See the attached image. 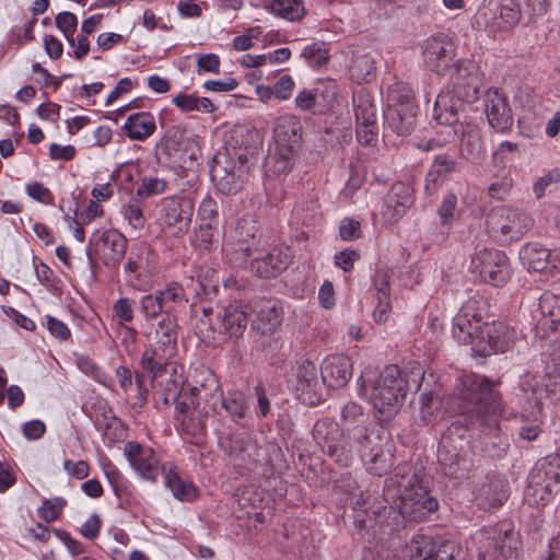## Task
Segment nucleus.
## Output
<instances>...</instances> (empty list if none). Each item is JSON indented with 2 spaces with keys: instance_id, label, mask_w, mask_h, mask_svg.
<instances>
[{
  "instance_id": "obj_1",
  "label": "nucleus",
  "mask_w": 560,
  "mask_h": 560,
  "mask_svg": "<svg viewBox=\"0 0 560 560\" xmlns=\"http://www.w3.org/2000/svg\"><path fill=\"white\" fill-rule=\"evenodd\" d=\"M460 383L459 411L466 430L483 434L481 447L489 457H504L510 442L508 436L500 433V422L511 419L513 412L504 411L501 395L489 378L472 373L464 375Z\"/></svg>"
},
{
  "instance_id": "obj_2",
  "label": "nucleus",
  "mask_w": 560,
  "mask_h": 560,
  "mask_svg": "<svg viewBox=\"0 0 560 560\" xmlns=\"http://www.w3.org/2000/svg\"><path fill=\"white\" fill-rule=\"evenodd\" d=\"M454 96L439 95L433 109L434 119L441 125L453 126L454 135L459 139L460 155L472 163H479L486 155L480 128L477 124L460 120L466 103L479 97L477 66L472 61H463L454 70Z\"/></svg>"
},
{
  "instance_id": "obj_3",
  "label": "nucleus",
  "mask_w": 560,
  "mask_h": 560,
  "mask_svg": "<svg viewBox=\"0 0 560 560\" xmlns=\"http://www.w3.org/2000/svg\"><path fill=\"white\" fill-rule=\"evenodd\" d=\"M173 372L164 371L155 381H152L155 406L163 409L174 401V419L178 429L189 436L199 438L206 431V421L209 416L207 410L199 408V401L207 397V390L219 392L220 383L212 372L207 371L199 385L191 386L188 392L183 393V381L175 369Z\"/></svg>"
},
{
  "instance_id": "obj_4",
  "label": "nucleus",
  "mask_w": 560,
  "mask_h": 560,
  "mask_svg": "<svg viewBox=\"0 0 560 560\" xmlns=\"http://www.w3.org/2000/svg\"><path fill=\"white\" fill-rule=\"evenodd\" d=\"M411 378L400 371L397 365H387L376 374L365 370L359 378L358 393L369 399L374 409L384 420L395 416L404 402L408 390H419L425 381V372L421 366L412 368Z\"/></svg>"
},
{
  "instance_id": "obj_5",
  "label": "nucleus",
  "mask_w": 560,
  "mask_h": 560,
  "mask_svg": "<svg viewBox=\"0 0 560 560\" xmlns=\"http://www.w3.org/2000/svg\"><path fill=\"white\" fill-rule=\"evenodd\" d=\"M368 416L357 402L346 404L341 410V429L348 440L357 445V452L366 463L369 470L382 476L393 465V454L389 447L382 444L380 434L366 425Z\"/></svg>"
},
{
  "instance_id": "obj_6",
  "label": "nucleus",
  "mask_w": 560,
  "mask_h": 560,
  "mask_svg": "<svg viewBox=\"0 0 560 560\" xmlns=\"http://www.w3.org/2000/svg\"><path fill=\"white\" fill-rule=\"evenodd\" d=\"M124 454L142 479L155 482L162 476L165 487L179 501L189 502L196 498V487L191 482L182 480L173 467L167 468L165 465H161L151 448L129 441L125 444Z\"/></svg>"
},
{
  "instance_id": "obj_7",
  "label": "nucleus",
  "mask_w": 560,
  "mask_h": 560,
  "mask_svg": "<svg viewBox=\"0 0 560 560\" xmlns=\"http://www.w3.org/2000/svg\"><path fill=\"white\" fill-rule=\"evenodd\" d=\"M256 154V145L219 151L210 167V176L217 189L223 195L237 192L242 186V177L249 171Z\"/></svg>"
},
{
  "instance_id": "obj_8",
  "label": "nucleus",
  "mask_w": 560,
  "mask_h": 560,
  "mask_svg": "<svg viewBox=\"0 0 560 560\" xmlns=\"http://www.w3.org/2000/svg\"><path fill=\"white\" fill-rule=\"evenodd\" d=\"M390 482L397 486V505L401 515L419 522L438 509L436 499L429 494L417 474H395Z\"/></svg>"
},
{
  "instance_id": "obj_9",
  "label": "nucleus",
  "mask_w": 560,
  "mask_h": 560,
  "mask_svg": "<svg viewBox=\"0 0 560 560\" xmlns=\"http://www.w3.org/2000/svg\"><path fill=\"white\" fill-rule=\"evenodd\" d=\"M302 126L293 115H283L275 119V152L269 160L276 161V172L287 173L291 170V161L300 148Z\"/></svg>"
},
{
  "instance_id": "obj_10",
  "label": "nucleus",
  "mask_w": 560,
  "mask_h": 560,
  "mask_svg": "<svg viewBox=\"0 0 560 560\" xmlns=\"http://www.w3.org/2000/svg\"><path fill=\"white\" fill-rule=\"evenodd\" d=\"M313 439L337 464L348 467L353 460L357 445L348 440L340 424L332 419L324 418L314 424Z\"/></svg>"
},
{
  "instance_id": "obj_11",
  "label": "nucleus",
  "mask_w": 560,
  "mask_h": 560,
  "mask_svg": "<svg viewBox=\"0 0 560 560\" xmlns=\"http://www.w3.org/2000/svg\"><path fill=\"white\" fill-rule=\"evenodd\" d=\"M521 16V5L516 0H485L474 16V25L495 34L515 27Z\"/></svg>"
},
{
  "instance_id": "obj_12",
  "label": "nucleus",
  "mask_w": 560,
  "mask_h": 560,
  "mask_svg": "<svg viewBox=\"0 0 560 560\" xmlns=\"http://www.w3.org/2000/svg\"><path fill=\"white\" fill-rule=\"evenodd\" d=\"M520 388L536 419V412H540L546 400L560 399V362L547 368L545 375L526 374L521 378Z\"/></svg>"
},
{
  "instance_id": "obj_13",
  "label": "nucleus",
  "mask_w": 560,
  "mask_h": 560,
  "mask_svg": "<svg viewBox=\"0 0 560 560\" xmlns=\"http://www.w3.org/2000/svg\"><path fill=\"white\" fill-rule=\"evenodd\" d=\"M488 301L476 295L468 299L453 319L452 334L460 343L475 342L476 336H481L488 322Z\"/></svg>"
},
{
  "instance_id": "obj_14",
  "label": "nucleus",
  "mask_w": 560,
  "mask_h": 560,
  "mask_svg": "<svg viewBox=\"0 0 560 560\" xmlns=\"http://www.w3.org/2000/svg\"><path fill=\"white\" fill-rule=\"evenodd\" d=\"M195 203L186 196L163 198L159 205L158 223L170 236L182 237L190 228Z\"/></svg>"
},
{
  "instance_id": "obj_15",
  "label": "nucleus",
  "mask_w": 560,
  "mask_h": 560,
  "mask_svg": "<svg viewBox=\"0 0 560 560\" xmlns=\"http://www.w3.org/2000/svg\"><path fill=\"white\" fill-rule=\"evenodd\" d=\"M456 430L453 427L443 434L438 450V463L444 476L462 479L468 475L472 460L469 451L464 447L462 436L453 438Z\"/></svg>"
},
{
  "instance_id": "obj_16",
  "label": "nucleus",
  "mask_w": 560,
  "mask_h": 560,
  "mask_svg": "<svg viewBox=\"0 0 560 560\" xmlns=\"http://www.w3.org/2000/svg\"><path fill=\"white\" fill-rule=\"evenodd\" d=\"M128 241L115 229L95 231L89 242L86 250L92 266L95 265V255L106 267L117 268L126 255Z\"/></svg>"
},
{
  "instance_id": "obj_17",
  "label": "nucleus",
  "mask_w": 560,
  "mask_h": 560,
  "mask_svg": "<svg viewBox=\"0 0 560 560\" xmlns=\"http://www.w3.org/2000/svg\"><path fill=\"white\" fill-rule=\"evenodd\" d=\"M291 258L289 247L273 246L267 248V244H264L248 257V260L240 261L238 266L249 268L252 272L260 278L269 279L284 271L291 264Z\"/></svg>"
},
{
  "instance_id": "obj_18",
  "label": "nucleus",
  "mask_w": 560,
  "mask_h": 560,
  "mask_svg": "<svg viewBox=\"0 0 560 560\" xmlns=\"http://www.w3.org/2000/svg\"><path fill=\"white\" fill-rule=\"evenodd\" d=\"M184 300V288L177 282H171L164 289L143 295L139 308L144 320L152 322L160 315H175L176 305Z\"/></svg>"
},
{
  "instance_id": "obj_19",
  "label": "nucleus",
  "mask_w": 560,
  "mask_h": 560,
  "mask_svg": "<svg viewBox=\"0 0 560 560\" xmlns=\"http://www.w3.org/2000/svg\"><path fill=\"white\" fill-rule=\"evenodd\" d=\"M471 266L483 282L494 287L503 285L511 277L509 259L499 249L482 248L476 252Z\"/></svg>"
},
{
  "instance_id": "obj_20",
  "label": "nucleus",
  "mask_w": 560,
  "mask_h": 560,
  "mask_svg": "<svg viewBox=\"0 0 560 560\" xmlns=\"http://www.w3.org/2000/svg\"><path fill=\"white\" fill-rule=\"evenodd\" d=\"M231 242L226 245V250L231 246L234 262L238 265L242 260H248V257L257 252L258 248L267 244L262 232H260L256 221L252 218L238 219L230 236Z\"/></svg>"
},
{
  "instance_id": "obj_21",
  "label": "nucleus",
  "mask_w": 560,
  "mask_h": 560,
  "mask_svg": "<svg viewBox=\"0 0 560 560\" xmlns=\"http://www.w3.org/2000/svg\"><path fill=\"white\" fill-rule=\"evenodd\" d=\"M422 54L425 67L438 74H443L451 69L455 45L447 35L440 33L423 42Z\"/></svg>"
},
{
  "instance_id": "obj_22",
  "label": "nucleus",
  "mask_w": 560,
  "mask_h": 560,
  "mask_svg": "<svg viewBox=\"0 0 560 560\" xmlns=\"http://www.w3.org/2000/svg\"><path fill=\"white\" fill-rule=\"evenodd\" d=\"M490 223L505 240L517 241L533 226V219L523 210L502 208L490 217Z\"/></svg>"
},
{
  "instance_id": "obj_23",
  "label": "nucleus",
  "mask_w": 560,
  "mask_h": 560,
  "mask_svg": "<svg viewBox=\"0 0 560 560\" xmlns=\"http://www.w3.org/2000/svg\"><path fill=\"white\" fill-rule=\"evenodd\" d=\"M482 336H476L475 342H470L483 354L504 352L513 340V332L502 323L492 322L485 326Z\"/></svg>"
},
{
  "instance_id": "obj_24",
  "label": "nucleus",
  "mask_w": 560,
  "mask_h": 560,
  "mask_svg": "<svg viewBox=\"0 0 560 560\" xmlns=\"http://www.w3.org/2000/svg\"><path fill=\"white\" fill-rule=\"evenodd\" d=\"M485 110L489 125L499 132H505L513 125V116L506 97L498 90H489L485 98Z\"/></svg>"
},
{
  "instance_id": "obj_25",
  "label": "nucleus",
  "mask_w": 560,
  "mask_h": 560,
  "mask_svg": "<svg viewBox=\"0 0 560 560\" xmlns=\"http://www.w3.org/2000/svg\"><path fill=\"white\" fill-rule=\"evenodd\" d=\"M323 383L331 388L343 387L352 376L351 359L345 354L327 357L320 366Z\"/></svg>"
},
{
  "instance_id": "obj_26",
  "label": "nucleus",
  "mask_w": 560,
  "mask_h": 560,
  "mask_svg": "<svg viewBox=\"0 0 560 560\" xmlns=\"http://www.w3.org/2000/svg\"><path fill=\"white\" fill-rule=\"evenodd\" d=\"M413 200L412 188L405 183L397 182L385 197L382 214L388 221H397L412 206Z\"/></svg>"
},
{
  "instance_id": "obj_27",
  "label": "nucleus",
  "mask_w": 560,
  "mask_h": 560,
  "mask_svg": "<svg viewBox=\"0 0 560 560\" xmlns=\"http://www.w3.org/2000/svg\"><path fill=\"white\" fill-rule=\"evenodd\" d=\"M215 396L219 397L221 408L225 411L228 417L234 423L243 427L249 411L245 394L236 389L229 390L226 394H223L220 388L217 393L207 390V397H203L202 399L213 398Z\"/></svg>"
},
{
  "instance_id": "obj_28",
  "label": "nucleus",
  "mask_w": 560,
  "mask_h": 560,
  "mask_svg": "<svg viewBox=\"0 0 560 560\" xmlns=\"http://www.w3.org/2000/svg\"><path fill=\"white\" fill-rule=\"evenodd\" d=\"M456 166L457 162L451 155H435L425 176V194L430 197L438 195L448 175L456 170Z\"/></svg>"
},
{
  "instance_id": "obj_29",
  "label": "nucleus",
  "mask_w": 560,
  "mask_h": 560,
  "mask_svg": "<svg viewBox=\"0 0 560 560\" xmlns=\"http://www.w3.org/2000/svg\"><path fill=\"white\" fill-rule=\"evenodd\" d=\"M248 317V306L242 303H233L226 306L219 314V331L228 335L230 338L238 339L243 336Z\"/></svg>"
},
{
  "instance_id": "obj_30",
  "label": "nucleus",
  "mask_w": 560,
  "mask_h": 560,
  "mask_svg": "<svg viewBox=\"0 0 560 560\" xmlns=\"http://www.w3.org/2000/svg\"><path fill=\"white\" fill-rule=\"evenodd\" d=\"M254 312L256 317L252 326L261 334L276 330L283 319V307L277 300L260 301Z\"/></svg>"
},
{
  "instance_id": "obj_31",
  "label": "nucleus",
  "mask_w": 560,
  "mask_h": 560,
  "mask_svg": "<svg viewBox=\"0 0 560 560\" xmlns=\"http://www.w3.org/2000/svg\"><path fill=\"white\" fill-rule=\"evenodd\" d=\"M520 259L528 270L540 272L549 265L558 267L556 260L559 259V253L552 254L539 243H528L521 248Z\"/></svg>"
},
{
  "instance_id": "obj_32",
  "label": "nucleus",
  "mask_w": 560,
  "mask_h": 560,
  "mask_svg": "<svg viewBox=\"0 0 560 560\" xmlns=\"http://www.w3.org/2000/svg\"><path fill=\"white\" fill-rule=\"evenodd\" d=\"M221 446L230 459L238 463L254 460L257 453L256 442L245 434L229 436L221 442Z\"/></svg>"
},
{
  "instance_id": "obj_33",
  "label": "nucleus",
  "mask_w": 560,
  "mask_h": 560,
  "mask_svg": "<svg viewBox=\"0 0 560 560\" xmlns=\"http://www.w3.org/2000/svg\"><path fill=\"white\" fill-rule=\"evenodd\" d=\"M528 478L536 485L544 482L560 489V455L549 454L537 460Z\"/></svg>"
},
{
  "instance_id": "obj_34",
  "label": "nucleus",
  "mask_w": 560,
  "mask_h": 560,
  "mask_svg": "<svg viewBox=\"0 0 560 560\" xmlns=\"http://www.w3.org/2000/svg\"><path fill=\"white\" fill-rule=\"evenodd\" d=\"M479 560H503V544L494 528H482L472 536Z\"/></svg>"
},
{
  "instance_id": "obj_35",
  "label": "nucleus",
  "mask_w": 560,
  "mask_h": 560,
  "mask_svg": "<svg viewBox=\"0 0 560 560\" xmlns=\"http://www.w3.org/2000/svg\"><path fill=\"white\" fill-rule=\"evenodd\" d=\"M122 128L129 139L142 141L155 131L156 126L151 113L140 112L130 115Z\"/></svg>"
},
{
  "instance_id": "obj_36",
  "label": "nucleus",
  "mask_w": 560,
  "mask_h": 560,
  "mask_svg": "<svg viewBox=\"0 0 560 560\" xmlns=\"http://www.w3.org/2000/svg\"><path fill=\"white\" fill-rule=\"evenodd\" d=\"M418 107L386 109L384 117L388 127L398 136H407L413 130L417 120Z\"/></svg>"
},
{
  "instance_id": "obj_37",
  "label": "nucleus",
  "mask_w": 560,
  "mask_h": 560,
  "mask_svg": "<svg viewBox=\"0 0 560 560\" xmlns=\"http://www.w3.org/2000/svg\"><path fill=\"white\" fill-rule=\"evenodd\" d=\"M155 328L156 343L161 350L173 353L177 341V317L176 315H162Z\"/></svg>"
},
{
  "instance_id": "obj_38",
  "label": "nucleus",
  "mask_w": 560,
  "mask_h": 560,
  "mask_svg": "<svg viewBox=\"0 0 560 560\" xmlns=\"http://www.w3.org/2000/svg\"><path fill=\"white\" fill-rule=\"evenodd\" d=\"M538 311L541 315V326L557 330L560 326V296L545 292L539 299Z\"/></svg>"
},
{
  "instance_id": "obj_39",
  "label": "nucleus",
  "mask_w": 560,
  "mask_h": 560,
  "mask_svg": "<svg viewBox=\"0 0 560 560\" xmlns=\"http://www.w3.org/2000/svg\"><path fill=\"white\" fill-rule=\"evenodd\" d=\"M488 482L479 489V498L483 499L489 506L499 508L508 499V482L499 477H488Z\"/></svg>"
},
{
  "instance_id": "obj_40",
  "label": "nucleus",
  "mask_w": 560,
  "mask_h": 560,
  "mask_svg": "<svg viewBox=\"0 0 560 560\" xmlns=\"http://www.w3.org/2000/svg\"><path fill=\"white\" fill-rule=\"evenodd\" d=\"M409 106H417L410 85L404 82L392 84L387 92V109H400Z\"/></svg>"
},
{
  "instance_id": "obj_41",
  "label": "nucleus",
  "mask_w": 560,
  "mask_h": 560,
  "mask_svg": "<svg viewBox=\"0 0 560 560\" xmlns=\"http://www.w3.org/2000/svg\"><path fill=\"white\" fill-rule=\"evenodd\" d=\"M375 59L369 54L355 55L351 59L349 73L357 83L369 82L374 77Z\"/></svg>"
},
{
  "instance_id": "obj_42",
  "label": "nucleus",
  "mask_w": 560,
  "mask_h": 560,
  "mask_svg": "<svg viewBox=\"0 0 560 560\" xmlns=\"http://www.w3.org/2000/svg\"><path fill=\"white\" fill-rule=\"evenodd\" d=\"M172 355L173 353L165 352L160 347L149 348L142 354L141 365L153 375L152 381H155L161 373L167 371L165 366Z\"/></svg>"
},
{
  "instance_id": "obj_43",
  "label": "nucleus",
  "mask_w": 560,
  "mask_h": 560,
  "mask_svg": "<svg viewBox=\"0 0 560 560\" xmlns=\"http://www.w3.org/2000/svg\"><path fill=\"white\" fill-rule=\"evenodd\" d=\"M298 390L302 394H316L318 387L317 369L310 360H303L298 365L296 371Z\"/></svg>"
},
{
  "instance_id": "obj_44",
  "label": "nucleus",
  "mask_w": 560,
  "mask_h": 560,
  "mask_svg": "<svg viewBox=\"0 0 560 560\" xmlns=\"http://www.w3.org/2000/svg\"><path fill=\"white\" fill-rule=\"evenodd\" d=\"M559 488H552L544 482L537 485L528 478V486L525 489V501L533 506H544L559 492Z\"/></svg>"
},
{
  "instance_id": "obj_45",
  "label": "nucleus",
  "mask_w": 560,
  "mask_h": 560,
  "mask_svg": "<svg viewBox=\"0 0 560 560\" xmlns=\"http://www.w3.org/2000/svg\"><path fill=\"white\" fill-rule=\"evenodd\" d=\"M353 105L355 110L357 125L371 126L372 124H377L376 106L368 94L359 93L357 96H354Z\"/></svg>"
},
{
  "instance_id": "obj_46",
  "label": "nucleus",
  "mask_w": 560,
  "mask_h": 560,
  "mask_svg": "<svg viewBox=\"0 0 560 560\" xmlns=\"http://www.w3.org/2000/svg\"><path fill=\"white\" fill-rule=\"evenodd\" d=\"M435 548L430 536L417 535L407 546L409 560H431V553Z\"/></svg>"
},
{
  "instance_id": "obj_47",
  "label": "nucleus",
  "mask_w": 560,
  "mask_h": 560,
  "mask_svg": "<svg viewBox=\"0 0 560 560\" xmlns=\"http://www.w3.org/2000/svg\"><path fill=\"white\" fill-rule=\"evenodd\" d=\"M270 9L277 15L290 21L300 20L304 14L302 0H271Z\"/></svg>"
},
{
  "instance_id": "obj_48",
  "label": "nucleus",
  "mask_w": 560,
  "mask_h": 560,
  "mask_svg": "<svg viewBox=\"0 0 560 560\" xmlns=\"http://www.w3.org/2000/svg\"><path fill=\"white\" fill-rule=\"evenodd\" d=\"M301 57L312 68H319L328 61V48L323 42L307 45L301 52Z\"/></svg>"
},
{
  "instance_id": "obj_49",
  "label": "nucleus",
  "mask_w": 560,
  "mask_h": 560,
  "mask_svg": "<svg viewBox=\"0 0 560 560\" xmlns=\"http://www.w3.org/2000/svg\"><path fill=\"white\" fill-rule=\"evenodd\" d=\"M150 250L145 245H139L130 249L127 261L124 266L125 273L140 269H148Z\"/></svg>"
},
{
  "instance_id": "obj_50",
  "label": "nucleus",
  "mask_w": 560,
  "mask_h": 560,
  "mask_svg": "<svg viewBox=\"0 0 560 560\" xmlns=\"http://www.w3.org/2000/svg\"><path fill=\"white\" fill-rule=\"evenodd\" d=\"M166 188L167 183L165 179L144 176L141 179V184L137 188L136 197L140 199L149 198L155 195H161L165 192Z\"/></svg>"
},
{
  "instance_id": "obj_51",
  "label": "nucleus",
  "mask_w": 560,
  "mask_h": 560,
  "mask_svg": "<svg viewBox=\"0 0 560 560\" xmlns=\"http://www.w3.org/2000/svg\"><path fill=\"white\" fill-rule=\"evenodd\" d=\"M421 413L425 422L433 420L441 407L440 393L438 390L424 392L420 396Z\"/></svg>"
},
{
  "instance_id": "obj_52",
  "label": "nucleus",
  "mask_w": 560,
  "mask_h": 560,
  "mask_svg": "<svg viewBox=\"0 0 560 560\" xmlns=\"http://www.w3.org/2000/svg\"><path fill=\"white\" fill-rule=\"evenodd\" d=\"M124 217L133 229H142L145 223L142 203L138 197H132L124 207Z\"/></svg>"
},
{
  "instance_id": "obj_53",
  "label": "nucleus",
  "mask_w": 560,
  "mask_h": 560,
  "mask_svg": "<svg viewBox=\"0 0 560 560\" xmlns=\"http://www.w3.org/2000/svg\"><path fill=\"white\" fill-rule=\"evenodd\" d=\"M56 26L63 33L69 45L74 47L75 40L73 34L77 31L78 19L75 14L65 11L56 16Z\"/></svg>"
},
{
  "instance_id": "obj_54",
  "label": "nucleus",
  "mask_w": 560,
  "mask_h": 560,
  "mask_svg": "<svg viewBox=\"0 0 560 560\" xmlns=\"http://www.w3.org/2000/svg\"><path fill=\"white\" fill-rule=\"evenodd\" d=\"M126 281L129 287L137 291L145 292L152 288V276L150 267L136 271L126 272Z\"/></svg>"
},
{
  "instance_id": "obj_55",
  "label": "nucleus",
  "mask_w": 560,
  "mask_h": 560,
  "mask_svg": "<svg viewBox=\"0 0 560 560\" xmlns=\"http://www.w3.org/2000/svg\"><path fill=\"white\" fill-rule=\"evenodd\" d=\"M66 503V500L62 498L47 499L38 509V516L45 522L51 523L59 517Z\"/></svg>"
},
{
  "instance_id": "obj_56",
  "label": "nucleus",
  "mask_w": 560,
  "mask_h": 560,
  "mask_svg": "<svg viewBox=\"0 0 560 560\" xmlns=\"http://www.w3.org/2000/svg\"><path fill=\"white\" fill-rule=\"evenodd\" d=\"M198 218L202 223L218 224V205L211 197H206L199 205Z\"/></svg>"
},
{
  "instance_id": "obj_57",
  "label": "nucleus",
  "mask_w": 560,
  "mask_h": 560,
  "mask_svg": "<svg viewBox=\"0 0 560 560\" xmlns=\"http://www.w3.org/2000/svg\"><path fill=\"white\" fill-rule=\"evenodd\" d=\"M360 259L359 252L350 248H346L338 252L334 256L335 265L342 269L345 272H350L354 268V264Z\"/></svg>"
},
{
  "instance_id": "obj_58",
  "label": "nucleus",
  "mask_w": 560,
  "mask_h": 560,
  "mask_svg": "<svg viewBox=\"0 0 560 560\" xmlns=\"http://www.w3.org/2000/svg\"><path fill=\"white\" fill-rule=\"evenodd\" d=\"M457 206V197L453 192H447L443 197V201L438 209L439 217L443 224H448L455 213Z\"/></svg>"
},
{
  "instance_id": "obj_59",
  "label": "nucleus",
  "mask_w": 560,
  "mask_h": 560,
  "mask_svg": "<svg viewBox=\"0 0 560 560\" xmlns=\"http://www.w3.org/2000/svg\"><path fill=\"white\" fill-rule=\"evenodd\" d=\"M135 301L128 298H120L113 304L115 315L120 323H130L133 319Z\"/></svg>"
},
{
  "instance_id": "obj_60",
  "label": "nucleus",
  "mask_w": 560,
  "mask_h": 560,
  "mask_svg": "<svg viewBox=\"0 0 560 560\" xmlns=\"http://www.w3.org/2000/svg\"><path fill=\"white\" fill-rule=\"evenodd\" d=\"M339 235L343 241H354L361 236V224L352 218H345L339 225Z\"/></svg>"
},
{
  "instance_id": "obj_61",
  "label": "nucleus",
  "mask_w": 560,
  "mask_h": 560,
  "mask_svg": "<svg viewBox=\"0 0 560 560\" xmlns=\"http://www.w3.org/2000/svg\"><path fill=\"white\" fill-rule=\"evenodd\" d=\"M26 192L31 198H33L34 200H36L38 202H42L45 205L52 203V200H54L52 194L42 183L33 182L31 184H27Z\"/></svg>"
},
{
  "instance_id": "obj_62",
  "label": "nucleus",
  "mask_w": 560,
  "mask_h": 560,
  "mask_svg": "<svg viewBox=\"0 0 560 560\" xmlns=\"http://www.w3.org/2000/svg\"><path fill=\"white\" fill-rule=\"evenodd\" d=\"M272 89L278 100H288L294 89V81L291 75L283 74L277 80Z\"/></svg>"
},
{
  "instance_id": "obj_63",
  "label": "nucleus",
  "mask_w": 560,
  "mask_h": 560,
  "mask_svg": "<svg viewBox=\"0 0 560 560\" xmlns=\"http://www.w3.org/2000/svg\"><path fill=\"white\" fill-rule=\"evenodd\" d=\"M378 124L357 125V138L364 145H372L378 136Z\"/></svg>"
},
{
  "instance_id": "obj_64",
  "label": "nucleus",
  "mask_w": 560,
  "mask_h": 560,
  "mask_svg": "<svg viewBox=\"0 0 560 560\" xmlns=\"http://www.w3.org/2000/svg\"><path fill=\"white\" fill-rule=\"evenodd\" d=\"M317 103V92L313 90H302L295 96V106L301 110H313Z\"/></svg>"
}]
</instances>
